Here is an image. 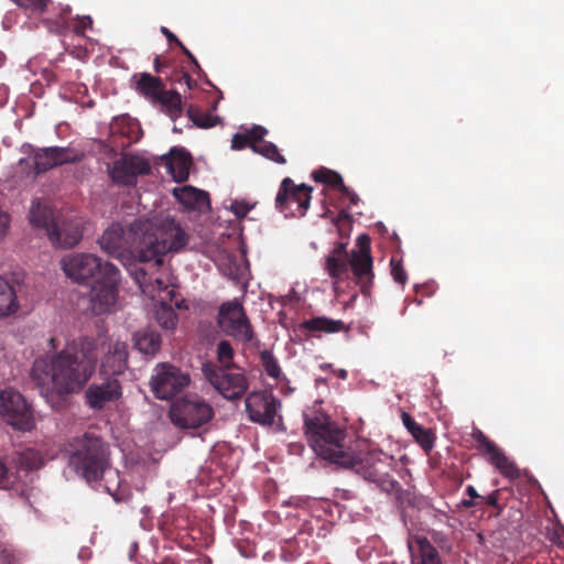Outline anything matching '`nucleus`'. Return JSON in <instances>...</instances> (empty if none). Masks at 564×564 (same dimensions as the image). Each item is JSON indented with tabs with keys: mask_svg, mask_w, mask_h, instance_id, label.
<instances>
[{
	"mask_svg": "<svg viewBox=\"0 0 564 564\" xmlns=\"http://www.w3.org/2000/svg\"><path fill=\"white\" fill-rule=\"evenodd\" d=\"M97 361L95 339L79 337L61 350L37 357L31 376L51 409L62 411L69 404L70 397L86 387L96 371Z\"/></svg>",
	"mask_w": 564,
	"mask_h": 564,
	"instance_id": "1",
	"label": "nucleus"
},
{
	"mask_svg": "<svg viewBox=\"0 0 564 564\" xmlns=\"http://www.w3.org/2000/svg\"><path fill=\"white\" fill-rule=\"evenodd\" d=\"M184 229L171 221L162 230L155 229L149 219H135L124 229L120 224L109 226L98 239L100 249L110 257L121 258L126 247L133 248L139 262L153 261L162 265L164 256L178 252L187 245Z\"/></svg>",
	"mask_w": 564,
	"mask_h": 564,
	"instance_id": "2",
	"label": "nucleus"
},
{
	"mask_svg": "<svg viewBox=\"0 0 564 564\" xmlns=\"http://www.w3.org/2000/svg\"><path fill=\"white\" fill-rule=\"evenodd\" d=\"M61 268L67 278L78 284L91 282L89 296L94 314L111 312L121 282L117 265L93 253L73 252L62 258Z\"/></svg>",
	"mask_w": 564,
	"mask_h": 564,
	"instance_id": "3",
	"label": "nucleus"
},
{
	"mask_svg": "<svg viewBox=\"0 0 564 564\" xmlns=\"http://www.w3.org/2000/svg\"><path fill=\"white\" fill-rule=\"evenodd\" d=\"M304 434L314 453L336 465L348 458L351 447L346 444V431L322 411L319 405H314L303 412Z\"/></svg>",
	"mask_w": 564,
	"mask_h": 564,
	"instance_id": "4",
	"label": "nucleus"
},
{
	"mask_svg": "<svg viewBox=\"0 0 564 564\" xmlns=\"http://www.w3.org/2000/svg\"><path fill=\"white\" fill-rule=\"evenodd\" d=\"M68 464L88 484L98 482L110 467V447L100 436L86 432L69 443Z\"/></svg>",
	"mask_w": 564,
	"mask_h": 564,
	"instance_id": "5",
	"label": "nucleus"
},
{
	"mask_svg": "<svg viewBox=\"0 0 564 564\" xmlns=\"http://www.w3.org/2000/svg\"><path fill=\"white\" fill-rule=\"evenodd\" d=\"M394 464V457L381 449L360 452L351 449L348 458L341 460L339 468L352 470L381 491H390L397 486V479L391 475Z\"/></svg>",
	"mask_w": 564,
	"mask_h": 564,
	"instance_id": "6",
	"label": "nucleus"
},
{
	"mask_svg": "<svg viewBox=\"0 0 564 564\" xmlns=\"http://www.w3.org/2000/svg\"><path fill=\"white\" fill-rule=\"evenodd\" d=\"M20 152L26 158H21L18 164L26 170L28 175L37 177L47 171L65 164H74L84 159V152L73 147H44L36 148L31 143H23Z\"/></svg>",
	"mask_w": 564,
	"mask_h": 564,
	"instance_id": "7",
	"label": "nucleus"
},
{
	"mask_svg": "<svg viewBox=\"0 0 564 564\" xmlns=\"http://www.w3.org/2000/svg\"><path fill=\"white\" fill-rule=\"evenodd\" d=\"M169 416L177 427L198 429L214 417V409L198 395H186L171 404Z\"/></svg>",
	"mask_w": 564,
	"mask_h": 564,
	"instance_id": "8",
	"label": "nucleus"
},
{
	"mask_svg": "<svg viewBox=\"0 0 564 564\" xmlns=\"http://www.w3.org/2000/svg\"><path fill=\"white\" fill-rule=\"evenodd\" d=\"M228 364L217 366L213 362H205L202 372L206 380L227 400L241 399L248 388L249 382L243 372L232 371Z\"/></svg>",
	"mask_w": 564,
	"mask_h": 564,
	"instance_id": "9",
	"label": "nucleus"
},
{
	"mask_svg": "<svg viewBox=\"0 0 564 564\" xmlns=\"http://www.w3.org/2000/svg\"><path fill=\"white\" fill-rule=\"evenodd\" d=\"M216 322L226 335L241 343H250L253 338L252 326L239 297L220 304Z\"/></svg>",
	"mask_w": 564,
	"mask_h": 564,
	"instance_id": "10",
	"label": "nucleus"
},
{
	"mask_svg": "<svg viewBox=\"0 0 564 564\" xmlns=\"http://www.w3.org/2000/svg\"><path fill=\"white\" fill-rule=\"evenodd\" d=\"M0 416L18 431L29 432L35 426L30 404L23 394L13 388L0 390Z\"/></svg>",
	"mask_w": 564,
	"mask_h": 564,
	"instance_id": "11",
	"label": "nucleus"
},
{
	"mask_svg": "<svg viewBox=\"0 0 564 564\" xmlns=\"http://www.w3.org/2000/svg\"><path fill=\"white\" fill-rule=\"evenodd\" d=\"M150 379V388L156 399L171 400L182 392L191 382L188 372L169 362L155 366Z\"/></svg>",
	"mask_w": 564,
	"mask_h": 564,
	"instance_id": "12",
	"label": "nucleus"
},
{
	"mask_svg": "<svg viewBox=\"0 0 564 564\" xmlns=\"http://www.w3.org/2000/svg\"><path fill=\"white\" fill-rule=\"evenodd\" d=\"M312 187L296 185L290 177L282 180L275 196V208L285 217H303L311 205Z\"/></svg>",
	"mask_w": 564,
	"mask_h": 564,
	"instance_id": "13",
	"label": "nucleus"
},
{
	"mask_svg": "<svg viewBox=\"0 0 564 564\" xmlns=\"http://www.w3.org/2000/svg\"><path fill=\"white\" fill-rule=\"evenodd\" d=\"M107 172L115 184L132 186L135 185L139 175L151 172V165L141 156L122 154L121 158L107 164Z\"/></svg>",
	"mask_w": 564,
	"mask_h": 564,
	"instance_id": "14",
	"label": "nucleus"
},
{
	"mask_svg": "<svg viewBox=\"0 0 564 564\" xmlns=\"http://www.w3.org/2000/svg\"><path fill=\"white\" fill-rule=\"evenodd\" d=\"M246 412L251 422L262 426H271L278 410L281 408V401L271 392L252 391L245 401Z\"/></svg>",
	"mask_w": 564,
	"mask_h": 564,
	"instance_id": "15",
	"label": "nucleus"
},
{
	"mask_svg": "<svg viewBox=\"0 0 564 564\" xmlns=\"http://www.w3.org/2000/svg\"><path fill=\"white\" fill-rule=\"evenodd\" d=\"M471 437L477 443V448L489 456L488 462L498 469L503 477L510 480H514L520 477V470L516 463L511 460L503 451L490 441L480 430H475L471 433Z\"/></svg>",
	"mask_w": 564,
	"mask_h": 564,
	"instance_id": "16",
	"label": "nucleus"
},
{
	"mask_svg": "<svg viewBox=\"0 0 564 564\" xmlns=\"http://www.w3.org/2000/svg\"><path fill=\"white\" fill-rule=\"evenodd\" d=\"M121 397L122 387L118 378L105 377L100 383H91L85 390V403L93 410H101Z\"/></svg>",
	"mask_w": 564,
	"mask_h": 564,
	"instance_id": "17",
	"label": "nucleus"
},
{
	"mask_svg": "<svg viewBox=\"0 0 564 564\" xmlns=\"http://www.w3.org/2000/svg\"><path fill=\"white\" fill-rule=\"evenodd\" d=\"M83 235L79 220L57 218L54 226H51L47 238L55 248L70 249L80 242Z\"/></svg>",
	"mask_w": 564,
	"mask_h": 564,
	"instance_id": "18",
	"label": "nucleus"
},
{
	"mask_svg": "<svg viewBox=\"0 0 564 564\" xmlns=\"http://www.w3.org/2000/svg\"><path fill=\"white\" fill-rule=\"evenodd\" d=\"M372 267L373 260L371 254L350 252V257L347 261V270L350 269L352 271L364 296H370L371 294L375 279Z\"/></svg>",
	"mask_w": 564,
	"mask_h": 564,
	"instance_id": "19",
	"label": "nucleus"
},
{
	"mask_svg": "<svg viewBox=\"0 0 564 564\" xmlns=\"http://www.w3.org/2000/svg\"><path fill=\"white\" fill-rule=\"evenodd\" d=\"M128 345L117 340L109 346L100 365V375L109 378H118L128 368Z\"/></svg>",
	"mask_w": 564,
	"mask_h": 564,
	"instance_id": "20",
	"label": "nucleus"
},
{
	"mask_svg": "<svg viewBox=\"0 0 564 564\" xmlns=\"http://www.w3.org/2000/svg\"><path fill=\"white\" fill-rule=\"evenodd\" d=\"M167 173L177 183L187 181L193 160L191 153L182 147H173L162 155Z\"/></svg>",
	"mask_w": 564,
	"mask_h": 564,
	"instance_id": "21",
	"label": "nucleus"
},
{
	"mask_svg": "<svg viewBox=\"0 0 564 564\" xmlns=\"http://www.w3.org/2000/svg\"><path fill=\"white\" fill-rule=\"evenodd\" d=\"M175 199L187 209L207 210L210 208V199L207 192L189 185L173 189Z\"/></svg>",
	"mask_w": 564,
	"mask_h": 564,
	"instance_id": "22",
	"label": "nucleus"
},
{
	"mask_svg": "<svg viewBox=\"0 0 564 564\" xmlns=\"http://www.w3.org/2000/svg\"><path fill=\"white\" fill-rule=\"evenodd\" d=\"M350 252L347 251V242H337L325 259L324 269L332 279L338 280L347 273V261Z\"/></svg>",
	"mask_w": 564,
	"mask_h": 564,
	"instance_id": "23",
	"label": "nucleus"
},
{
	"mask_svg": "<svg viewBox=\"0 0 564 564\" xmlns=\"http://www.w3.org/2000/svg\"><path fill=\"white\" fill-rule=\"evenodd\" d=\"M299 329L305 330L308 333H338L341 330H347L345 323L340 319H333L326 316L313 317L310 319H305L299 325Z\"/></svg>",
	"mask_w": 564,
	"mask_h": 564,
	"instance_id": "24",
	"label": "nucleus"
},
{
	"mask_svg": "<svg viewBox=\"0 0 564 564\" xmlns=\"http://www.w3.org/2000/svg\"><path fill=\"white\" fill-rule=\"evenodd\" d=\"M402 423L425 452L434 447L435 436L432 430L423 427L406 412L402 413Z\"/></svg>",
	"mask_w": 564,
	"mask_h": 564,
	"instance_id": "25",
	"label": "nucleus"
},
{
	"mask_svg": "<svg viewBox=\"0 0 564 564\" xmlns=\"http://www.w3.org/2000/svg\"><path fill=\"white\" fill-rule=\"evenodd\" d=\"M105 484V490L113 498L116 502L128 501L131 494L127 488L121 486V477L118 469H113L111 466L107 468L102 478Z\"/></svg>",
	"mask_w": 564,
	"mask_h": 564,
	"instance_id": "26",
	"label": "nucleus"
},
{
	"mask_svg": "<svg viewBox=\"0 0 564 564\" xmlns=\"http://www.w3.org/2000/svg\"><path fill=\"white\" fill-rule=\"evenodd\" d=\"M134 347L143 355L154 356L161 348L162 338L152 329L139 330L133 336Z\"/></svg>",
	"mask_w": 564,
	"mask_h": 564,
	"instance_id": "27",
	"label": "nucleus"
},
{
	"mask_svg": "<svg viewBox=\"0 0 564 564\" xmlns=\"http://www.w3.org/2000/svg\"><path fill=\"white\" fill-rule=\"evenodd\" d=\"M135 89L139 94L155 102L160 99V95L163 90V83L160 77H155L149 73H141L140 78L137 82Z\"/></svg>",
	"mask_w": 564,
	"mask_h": 564,
	"instance_id": "28",
	"label": "nucleus"
},
{
	"mask_svg": "<svg viewBox=\"0 0 564 564\" xmlns=\"http://www.w3.org/2000/svg\"><path fill=\"white\" fill-rule=\"evenodd\" d=\"M30 223L37 227L45 229L46 236L50 235L51 226H54L57 218L54 216L52 209L42 205L40 202H33L30 214H29Z\"/></svg>",
	"mask_w": 564,
	"mask_h": 564,
	"instance_id": "29",
	"label": "nucleus"
},
{
	"mask_svg": "<svg viewBox=\"0 0 564 564\" xmlns=\"http://www.w3.org/2000/svg\"><path fill=\"white\" fill-rule=\"evenodd\" d=\"M19 308L14 288L0 276V317L8 316Z\"/></svg>",
	"mask_w": 564,
	"mask_h": 564,
	"instance_id": "30",
	"label": "nucleus"
},
{
	"mask_svg": "<svg viewBox=\"0 0 564 564\" xmlns=\"http://www.w3.org/2000/svg\"><path fill=\"white\" fill-rule=\"evenodd\" d=\"M419 556L412 561V564H443L436 547L426 539H420Z\"/></svg>",
	"mask_w": 564,
	"mask_h": 564,
	"instance_id": "31",
	"label": "nucleus"
},
{
	"mask_svg": "<svg viewBox=\"0 0 564 564\" xmlns=\"http://www.w3.org/2000/svg\"><path fill=\"white\" fill-rule=\"evenodd\" d=\"M155 102H160L166 108V112L172 120H175L182 113V96L176 90L163 91Z\"/></svg>",
	"mask_w": 564,
	"mask_h": 564,
	"instance_id": "32",
	"label": "nucleus"
},
{
	"mask_svg": "<svg viewBox=\"0 0 564 564\" xmlns=\"http://www.w3.org/2000/svg\"><path fill=\"white\" fill-rule=\"evenodd\" d=\"M44 465V457L34 448H26L19 454L18 466L25 471L40 469Z\"/></svg>",
	"mask_w": 564,
	"mask_h": 564,
	"instance_id": "33",
	"label": "nucleus"
},
{
	"mask_svg": "<svg viewBox=\"0 0 564 564\" xmlns=\"http://www.w3.org/2000/svg\"><path fill=\"white\" fill-rule=\"evenodd\" d=\"M187 116L192 120L193 124L200 129H209L220 122V117L210 113H203L195 106L187 108Z\"/></svg>",
	"mask_w": 564,
	"mask_h": 564,
	"instance_id": "34",
	"label": "nucleus"
},
{
	"mask_svg": "<svg viewBox=\"0 0 564 564\" xmlns=\"http://www.w3.org/2000/svg\"><path fill=\"white\" fill-rule=\"evenodd\" d=\"M155 319L158 324L164 329H174L177 324V315L174 308L165 303H162L155 311Z\"/></svg>",
	"mask_w": 564,
	"mask_h": 564,
	"instance_id": "35",
	"label": "nucleus"
},
{
	"mask_svg": "<svg viewBox=\"0 0 564 564\" xmlns=\"http://www.w3.org/2000/svg\"><path fill=\"white\" fill-rule=\"evenodd\" d=\"M312 177L319 183H324L341 191L345 187L344 180L339 173L326 167H321L312 173Z\"/></svg>",
	"mask_w": 564,
	"mask_h": 564,
	"instance_id": "36",
	"label": "nucleus"
},
{
	"mask_svg": "<svg viewBox=\"0 0 564 564\" xmlns=\"http://www.w3.org/2000/svg\"><path fill=\"white\" fill-rule=\"evenodd\" d=\"M260 360L264 372L273 379H280L282 377V370L278 359L271 350L264 349L260 352Z\"/></svg>",
	"mask_w": 564,
	"mask_h": 564,
	"instance_id": "37",
	"label": "nucleus"
},
{
	"mask_svg": "<svg viewBox=\"0 0 564 564\" xmlns=\"http://www.w3.org/2000/svg\"><path fill=\"white\" fill-rule=\"evenodd\" d=\"M254 153L261 154L265 159L273 161L278 164H285V158L280 153L278 147L270 141H264L260 145H251Z\"/></svg>",
	"mask_w": 564,
	"mask_h": 564,
	"instance_id": "38",
	"label": "nucleus"
},
{
	"mask_svg": "<svg viewBox=\"0 0 564 564\" xmlns=\"http://www.w3.org/2000/svg\"><path fill=\"white\" fill-rule=\"evenodd\" d=\"M384 492L389 495L393 494L397 501L401 505L422 509L423 502L421 503V500L412 491L403 489L398 480L395 488Z\"/></svg>",
	"mask_w": 564,
	"mask_h": 564,
	"instance_id": "39",
	"label": "nucleus"
},
{
	"mask_svg": "<svg viewBox=\"0 0 564 564\" xmlns=\"http://www.w3.org/2000/svg\"><path fill=\"white\" fill-rule=\"evenodd\" d=\"M234 349L231 344L228 340H220L217 345V357L218 360L225 366L228 364L230 368L234 367L232 359H234Z\"/></svg>",
	"mask_w": 564,
	"mask_h": 564,
	"instance_id": "40",
	"label": "nucleus"
},
{
	"mask_svg": "<svg viewBox=\"0 0 564 564\" xmlns=\"http://www.w3.org/2000/svg\"><path fill=\"white\" fill-rule=\"evenodd\" d=\"M20 8L30 10L32 13H42L46 10L51 0H15Z\"/></svg>",
	"mask_w": 564,
	"mask_h": 564,
	"instance_id": "41",
	"label": "nucleus"
},
{
	"mask_svg": "<svg viewBox=\"0 0 564 564\" xmlns=\"http://www.w3.org/2000/svg\"><path fill=\"white\" fill-rule=\"evenodd\" d=\"M424 508L427 509L429 516L432 517L435 521H437L440 523H447L448 522L449 516H448V513L446 511L434 507L433 505H431L427 501L423 502L422 509H424Z\"/></svg>",
	"mask_w": 564,
	"mask_h": 564,
	"instance_id": "42",
	"label": "nucleus"
},
{
	"mask_svg": "<svg viewBox=\"0 0 564 564\" xmlns=\"http://www.w3.org/2000/svg\"><path fill=\"white\" fill-rule=\"evenodd\" d=\"M391 275L394 282L404 285L408 281V275L405 270L403 269L401 262H395V260L391 259Z\"/></svg>",
	"mask_w": 564,
	"mask_h": 564,
	"instance_id": "43",
	"label": "nucleus"
},
{
	"mask_svg": "<svg viewBox=\"0 0 564 564\" xmlns=\"http://www.w3.org/2000/svg\"><path fill=\"white\" fill-rule=\"evenodd\" d=\"M252 206L249 205L246 200H238L235 199L231 202L230 210L235 214L238 218H243L247 216V214L251 210Z\"/></svg>",
	"mask_w": 564,
	"mask_h": 564,
	"instance_id": "44",
	"label": "nucleus"
},
{
	"mask_svg": "<svg viewBox=\"0 0 564 564\" xmlns=\"http://www.w3.org/2000/svg\"><path fill=\"white\" fill-rule=\"evenodd\" d=\"M350 252L371 254L370 238L368 235L362 234L357 238V248Z\"/></svg>",
	"mask_w": 564,
	"mask_h": 564,
	"instance_id": "45",
	"label": "nucleus"
},
{
	"mask_svg": "<svg viewBox=\"0 0 564 564\" xmlns=\"http://www.w3.org/2000/svg\"><path fill=\"white\" fill-rule=\"evenodd\" d=\"M268 130L262 126H253L246 135L249 139L250 144H253L256 142H260L263 140V138L267 135Z\"/></svg>",
	"mask_w": 564,
	"mask_h": 564,
	"instance_id": "46",
	"label": "nucleus"
},
{
	"mask_svg": "<svg viewBox=\"0 0 564 564\" xmlns=\"http://www.w3.org/2000/svg\"><path fill=\"white\" fill-rule=\"evenodd\" d=\"M248 145H252L249 142L248 137L246 133H235L231 140V149L232 150H242L247 148Z\"/></svg>",
	"mask_w": 564,
	"mask_h": 564,
	"instance_id": "47",
	"label": "nucleus"
},
{
	"mask_svg": "<svg viewBox=\"0 0 564 564\" xmlns=\"http://www.w3.org/2000/svg\"><path fill=\"white\" fill-rule=\"evenodd\" d=\"M10 226V215L0 210V239H2Z\"/></svg>",
	"mask_w": 564,
	"mask_h": 564,
	"instance_id": "48",
	"label": "nucleus"
},
{
	"mask_svg": "<svg viewBox=\"0 0 564 564\" xmlns=\"http://www.w3.org/2000/svg\"><path fill=\"white\" fill-rule=\"evenodd\" d=\"M93 20L89 15H85L80 19L78 24L75 26L76 33H83L85 29L91 26Z\"/></svg>",
	"mask_w": 564,
	"mask_h": 564,
	"instance_id": "49",
	"label": "nucleus"
},
{
	"mask_svg": "<svg viewBox=\"0 0 564 564\" xmlns=\"http://www.w3.org/2000/svg\"><path fill=\"white\" fill-rule=\"evenodd\" d=\"M1 564H15V556L9 550H2L0 553Z\"/></svg>",
	"mask_w": 564,
	"mask_h": 564,
	"instance_id": "50",
	"label": "nucleus"
},
{
	"mask_svg": "<svg viewBox=\"0 0 564 564\" xmlns=\"http://www.w3.org/2000/svg\"><path fill=\"white\" fill-rule=\"evenodd\" d=\"M498 499H499V490L497 489V490H494L490 495H488L482 500H485V502L488 506L498 508L499 507Z\"/></svg>",
	"mask_w": 564,
	"mask_h": 564,
	"instance_id": "51",
	"label": "nucleus"
},
{
	"mask_svg": "<svg viewBox=\"0 0 564 564\" xmlns=\"http://www.w3.org/2000/svg\"><path fill=\"white\" fill-rule=\"evenodd\" d=\"M340 192L349 198L351 205L358 204V202H359L358 195L352 189H350L348 186L345 185V187Z\"/></svg>",
	"mask_w": 564,
	"mask_h": 564,
	"instance_id": "52",
	"label": "nucleus"
},
{
	"mask_svg": "<svg viewBox=\"0 0 564 564\" xmlns=\"http://www.w3.org/2000/svg\"><path fill=\"white\" fill-rule=\"evenodd\" d=\"M160 31L166 37L169 43L177 44V41H180L176 37V35L173 32H171L166 26H161Z\"/></svg>",
	"mask_w": 564,
	"mask_h": 564,
	"instance_id": "53",
	"label": "nucleus"
},
{
	"mask_svg": "<svg viewBox=\"0 0 564 564\" xmlns=\"http://www.w3.org/2000/svg\"><path fill=\"white\" fill-rule=\"evenodd\" d=\"M466 494L470 497V499H475V498H478V499H484L482 496L478 495L477 490L475 489L474 486L469 485L466 487Z\"/></svg>",
	"mask_w": 564,
	"mask_h": 564,
	"instance_id": "54",
	"label": "nucleus"
},
{
	"mask_svg": "<svg viewBox=\"0 0 564 564\" xmlns=\"http://www.w3.org/2000/svg\"><path fill=\"white\" fill-rule=\"evenodd\" d=\"M8 476V468L6 464L0 459V486L4 482Z\"/></svg>",
	"mask_w": 564,
	"mask_h": 564,
	"instance_id": "55",
	"label": "nucleus"
},
{
	"mask_svg": "<svg viewBox=\"0 0 564 564\" xmlns=\"http://www.w3.org/2000/svg\"><path fill=\"white\" fill-rule=\"evenodd\" d=\"M176 45H178V47L182 50L183 54L186 55L189 61H194V55L181 41H177Z\"/></svg>",
	"mask_w": 564,
	"mask_h": 564,
	"instance_id": "56",
	"label": "nucleus"
},
{
	"mask_svg": "<svg viewBox=\"0 0 564 564\" xmlns=\"http://www.w3.org/2000/svg\"><path fill=\"white\" fill-rule=\"evenodd\" d=\"M182 79L184 80V83L187 85V87L189 89H192L196 85L195 80H193V78L187 73L183 74Z\"/></svg>",
	"mask_w": 564,
	"mask_h": 564,
	"instance_id": "57",
	"label": "nucleus"
},
{
	"mask_svg": "<svg viewBox=\"0 0 564 564\" xmlns=\"http://www.w3.org/2000/svg\"><path fill=\"white\" fill-rule=\"evenodd\" d=\"M474 506H476V502L473 499H464L458 503V507L466 509L471 508Z\"/></svg>",
	"mask_w": 564,
	"mask_h": 564,
	"instance_id": "58",
	"label": "nucleus"
},
{
	"mask_svg": "<svg viewBox=\"0 0 564 564\" xmlns=\"http://www.w3.org/2000/svg\"><path fill=\"white\" fill-rule=\"evenodd\" d=\"M133 274H134V279H135L138 282H140L139 276H142V278L144 279V276H145V274H147V273H145V271H144L143 269H139V270H137Z\"/></svg>",
	"mask_w": 564,
	"mask_h": 564,
	"instance_id": "59",
	"label": "nucleus"
},
{
	"mask_svg": "<svg viewBox=\"0 0 564 564\" xmlns=\"http://www.w3.org/2000/svg\"><path fill=\"white\" fill-rule=\"evenodd\" d=\"M70 11H72V8H70L68 4L63 6V7L61 8V17H64V15H66V14H69V13H70Z\"/></svg>",
	"mask_w": 564,
	"mask_h": 564,
	"instance_id": "60",
	"label": "nucleus"
},
{
	"mask_svg": "<svg viewBox=\"0 0 564 564\" xmlns=\"http://www.w3.org/2000/svg\"><path fill=\"white\" fill-rule=\"evenodd\" d=\"M65 28V22L63 20L61 21H56L55 23V31L56 32H59L61 30H63Z\"/></svg>",
	"mask_w": 564,
	"mask_h": 564,
	"instance_id": "61",
	"label": "nucleus"
},
{
	"mask_svg": "<svg viewBox=\"0 0 564 564\" xmlns=\"http://www.w3.org/2000/svg\"><path fill=\"white\" fill-rule=\"evenodd\" d=\"M154 70H155L156 73H160V72H161V64H160L159 56H156V57L154 58Z\"/></svg>",
	"mask_w": 564,
	"mask_h": 564,
	"instance_id": "62",
	"label": "nucleus"
},
{
	"mask_svg": "<svg viewBox=\"0 0 564 564\" xmlns=\"http://www.w3.org/2000/svg\"><path fill=\"white\" fill-rule=\"evenodd\" d=\"M350 216L346 210H341L338 215L339 219H348Z\"/></svg>",
	"mask_w": 564,
	"mask_h": 564,
	"instance_id": "63",
	"label": "nucleus"
},
{
	"mask_svg": "<svg viewBox=\"0 0 564 564\" xmlns=\"http://www.w3.org/2000/svg\"><path fill=\"white\" fill-rule=\"evenodd\" d=\"M338 377L345 380L347 378V371L345 369H339Z\"/></svg>",
	"mask_w": 564,
	"mask_h": 564,
	"instance_id": "64",
	"label": "nucleus"
}]
</instances>
